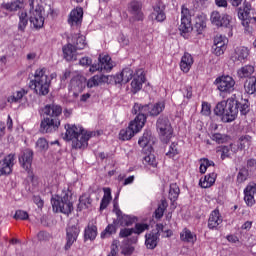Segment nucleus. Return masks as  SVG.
Returning a JSON list of instances; mask_svg holds the SVG:
<instances>
[{"label":"nucleus","instance_id":"10","mask_svg":"<svg viewBox=\"0 0 256 256\" xmlns=\"http://www.w3.org/2000/svg\"><path fill=\"white\" fill-rule=\"evenodd\" d=\"M252 15L253 10L251 9V4L245 1L243 7L238 9V17L242 20V25L246 28V31H250L249 25H255L256 23V18Z\"/></svg>","mask_w":256,"mask_h":256},{"label":"nucleus","instance_id":"60","mask_svg":"<svg viewBox=\"0 0 256 256\" xmlns=\"http://www.w3.org/2000/svg\"><path fill=\"white\" fill-rule=\"evenodd\" d=\"M244 201L248 205V207H253V205L255 204V196H252L251 194L244 195Z\"/></svg>","mask_w":256,"mask_h":256},{"label":"nucleus","instance_id":"4","mask_svg":"<svg viewBox=\"0 0 256 256\" xmlns=\"http://www.w3.org/2000/svg\"><path fill=\"white\" fill-rule=\"evenodd\" d=\"M31 87H34L37 95H49V87H51V78L47 74L46 68H38L34 73V79L31 80Z\"/></svg>","mask_w":256,"mask_h":256},{"label":"nucleus","instance_id":"64","mask_svg":"<svg viewBox=\"0 0 256 256\" xmlns=\"http://www.w3.org/2000/svg\"><path fill=\"white\" fill-rule=\"evenodd\" d=\"M33 201L37 205V207H39V208L43 207V200L41 199V197L34 196Z\"/></svg>","mask_w":256,"mask_h":256},{"label":"nucleus","instance_id":"57","mask_svg":"<svg viewBox=\"0 0 256 256\" xmlns=\"http://www.w3.org/2000/svg\"><path fill=\"white\" fill-rule=\"evenodd\" d=\"M134 230L133 228H124L120 230L119 237L125 238L130 237V235H133Z\"/></svg>","mask_w":256,"mask_h":256},{"label":"nucleus","instance_id":"2","mask_svg":"<svg viewBox=\"0 0 256 256\" xmlns=\"http://www.w3.org/2000/svg\"><path fill=\"white\" fill-rule=\"evenodd\" d=\"M65 139L67 141H72L73 149H86L89 145V139L95 135V132H86L83 127L66 124Z\"/></svg>","mask_w":256,"mask_h":256},{"label":"nucleus","instance_id":"49","mask_svg":"<svg viewBox=\"0 0 256 256\" xmlns=\"http://www.w3.org/2000/svg\"><path fill=\"white\" fill-rule=\"evenodd\" d=\"M149 226L145 223H136L133 231L136 235H141V233L147 231Z\"/></svg>","mask_w":256,"mask_h":256},{"label":"nucleus","instance_id":"23","mask_svg":"<svg viewBox=\"0 0 256 256\" xmlns=\"http://www.w3.org/2000/svg\"><path fill=\"white\" fill-rule=\"evenodd\" d=\"M62 51L66 61H77V49L71 44V37H68V43L63 46Z\"/></svg>","mask_w":256,"mask_h":256},{"label":"nucleus","instance_id":"20","mask_svg":"<svg viewBox=\"0 0 256 256\" xmlns=\"http://www.w3.org/2000/svg\"><path fill=\"white\" fill-rule=\"evenodd\" d=\"M214 53L217 57L223 55L227 49V38L223 35H216L214 38V45H213Z\"/></svg>","mask_w":256,"mask_h":256},{"label":"nucleus","instance_id":"27","mask_svg":"<svg viewBox=\"0 0 256 256\" xmlns=\"http://www.w3.org/2000/svg\"><path fill=\"white\" fill-rule=\"evenodd\" d=\"M159 237H161V234L159 232H150L145 235V245L147 249H155L157 247V244L159 243Z\"/></svg>","mask_w":256,"mask_h":256},{"label":"nucleus","instance_id":"39","mask_svg":"<svg viewBox=\"0 0 256 256\" xmlns=\"http://www.w3.org/2000/svg\"><path fill=\"white\" fill-rule=\"evenodd\" d=\"M19 23H18V30L25 31L27 25H29V17L27 16V12H20L19 14Z\"/></svg>","mask_w":256,"mask_h":256},{"label":"nucleus","instance_id":"61","mask_svg":"<svg viewBox=\"0 0 256 256\" xmlns=\"http://www.w3.org/2000/svg\"><path fill=\"white\" fill-rule=\"evenodd\" d=\"M237 180L239 183H244V181H247V170H240L237 176Z\"/></svg>","mask_w":256,"mask_h":256},{"label":"nucleus","instance_id":"14","mask_svg":"<svg viewBox=\"0 0 256 256\" xmlns=\"http://www.w3.org/2000/svg\"><path fill=\"white\" fill-rule=\"evenodd\" d=\"M156 127L162 137H166L167 140L171 139V136L173 135V128H171L169 118L160 116L157 120Z\"/></svg>","mask_w":256,"mask_h":256},{"label":"nucleus","instance_id":"13","mask_svg":"<svg viewBox=\"0 0 256 256\" xmlns=\"http://www.w3.org/2000/svg\"><path fill=\"white\" fill-rule=\"evenodd\" d=\"M113 213H115V215L117 216L114 224L117 223L122 227H130V225H133V223H137V217L123 214L121 209H119V206H117L116 204H114Z\"/></svg>","mask_w":256,"mask_h":256},{"label":"nucleus","instance_id":"29","mask_svg":"<svg viewBox=\"0 0 256 256\" xmlns=\"http://www.w3.org/2000/svg\"><path fill=\"white\" fill-rule=\"evenodd\" d=\"M249 57V49L245 46H239L232 55V61H245Z\"/></svg>","mask_w":256,"mask_h":256},{"label":"nucleus","instance_id":"45","mask_svg":"<svg viewBox=\"0 0 256 256\" xmlns=\"http://www.w3.org/2000/svg\"><path fill=\"white\" fill-rule=\"evenodd\" d=\"M115 233H117V226H115V224H109L101 233V237L104 239L105 237H111V235H115Z\"/></svg>","mask_w":256,"mask_h":256},{"label":"nucleus","instance_id":"55","mask_svg":"<svg viewBox=\"0 0 256 256\" xmlns=\"http://www.w3.org/2000/svg\"><path fill=\"white\" fill-rule=\"evenodd\" d=\"M179 152L177 151V144L172 143L170 145L169 151L166 153L167 157L173 158L175 155H177Z\"/></svg>","mask_w":256,"mask_h":256},{"label":"nucleus","instance_id":"7","mask_svg":"<svg viewBox=\"0 0 256 256\" xmlns=\"http://www.w3.org/2000/svg\"><path fill=\"white\" fill-rule=\"evenodd\" d=\"M39 0H29L30 17L29 21L34 29H41L45 25L43 17V6L39 5Z\"/></svg>","mask_w":256,"mask_h":256},{"label":"nucleus","instance_id":"32","mask_svg":"<svg viewBox=\"0 0 256 256\" xmlns=\"http://www.w3.org/2000/svg\"><path fill=\"white\" fill-rule=\"evenodd\" d=\"M1 9L9 12L19 11V9H23V2H21V0H15L7 3L4 2L1 4Z\"/></svg>","mask_w":256,"mask_h":256},{"label":"nucleus","instance_id":"26","mask_svg":"<svg viewBox=\"0 0 256 256\" xmlns=\"http://www.w3.org/2000/svg\"><path fill=\"white\" fill-rule=\"evenodd\" d=\"M193 56L191 54L185 52L180 61V69L183 73H189L191 71V67H193Z\"/></svg>","mask_w":256,"mask_h":256},{"label":"nucleus","instance_id":"30","mask_svg":"<svg viewBox=\"0 0 256 256\" xmlns=\"http://www.w3.org/2000/svg\"><path fill=\"white\" fill-rule=\"evenodd\" d=\"M70 43L77 49L81 50L87 47V42L85 41V36L81 34H74L70 37Z\"/></svg>","mask_w":256,"mask_h":256},{"label":"nucleus","instance_id":"54","mask_svg":"<svg viewBox=\"0 0 256 256\" xmlns=\"http://www.w3.org/2000/svg\"><path fill=\"white\" fill-rule=\"evenodd\" d=\"M201 113L206 117L211 115V104H209L208 102H202Z\"/></svg>","mask_w":256,"mask_h":256},{"label":"nucleus","instance_id":"25","mask_svg":"<svg viewBox=\"0 0 256 256\" xmlns=\"http://www.w3.org/2000/svg\"><path fill=\"white\" fill-rule=\"evenodd\" d=\"M180 241L183 243H190V245H195L197 242V234L192 232L189 228H184L180 232Z\"/></svg>","mask_w":256,"mask_h":256},{"label":"nucleus","instance_id":"35","mask_svg":"<svg viewBox=\"0 0 256 256\" xmlns=\"http://www.w3.org/2000/svg\"><path fill=\"white\" fill-rule=\"evenodd\" d=\"M254 73L255 67H253L252 65H246L237 71V75L240 79H245L247 77L251 79V75H253Z\"/></svg>","mask_w":256,"mask_h":256},{"label":"nucleus","instance_id":"31","mask_svg":"<svg viewBox=\"0 0 256 256\" xmlns=\"http://www.w3.org/2000/svg\"><path fill=\"white\" fill-rule=\"evenodd\" d=\"M133 79V70L124 68L122 72L116 76V83H129Z\"/></svg>","mask_w":256,"mask_h":256},{"label":"nucleus","instance_id":"12","mask_svg":"<svg viewBox=\"0 0 256 256\" xmlns=\"http://www.w3.org/2000/svg\"><path fill=\"white\" fill-rule=\"evenodd\" d=\"M98 64H92L90 66V73H95L96 71H100V73H108L113 69V62L111 61V56L109 55H100L98 58Z\"/></svg>","mask_w":256,"mask_h":256},{"label":"nucleus","instance_id":"8","mask_svg":"<svg viewBox=\"0 0 256 256\" xmlns=\"http://www.w3.org/2000/svg\"><path fill=\"white\" fill-rule=\"evenodd\" d=\"M143 127H145V117H143V115H137L126 129L120 131L119 137L122 141H129V139L133 138L135 133H139Z\"/></svg>","mask_w":256,"mask_h":256},{"label":"nucleus","instance_id":"53","mask_svg":"<svg viewBox=\"0 0 256 256\" xmlns=\"http://www.w3.org/2000/svg\"><path fill=\"white\" fill-rule=\"evenodd\" d=\"M144 162L146 163V165L157 167V160L155 159V156L151 154L144 157Z\"/></svg>","mask_w":256,"mask_h":256},{"label":"nucleus","instance_id":"1","mask_svg":"<svg viewBox=\"0 0 256 256\" xmlns=\"http://www.w3.org/2000/svg\"><path fill=\"white\" fill-rule=\"evenodd\" d=\"M239 111L241 115H247L249 113V102L243 100L239 94H233L226 101L218 102L214 109L215 115L222 117L224 123L235 121L237 115H239Z\"/></svg>","mask_w":256,"mask_h":256},{"label":"nucleus","instance_id":"58","mask_svg":"<svg viewBox=\"0 0 256 256\" xmlns=\"http://www.w3.org/2000/svg\"><path fill=\"white\" fill-rule=\"evenodd\" d=\"M93 60H91V58L89 57H82L79 60V65H81L82 67H90V65H92Z\"/></svg>","mask_w":256,"mask_h":256},{"label":"nucleus","instance_id":"43","mask_svg":"<svg viewBox=\"0 0 256 256\" xmlns=\"http://www.w3.org/2000/svg\"><path fill=\"white\" fill-rule=\"evenodd\" d=\"M179 193H181V190L179 189V186L175 183L170 185V190H169V199L172 202L177 201L179 199Z\"/></svg>","mask_w":256,"mask_h":256},{"label":"nucleus","instance_id":"48","mask_svg":"<svg viewBox=\"0 0 256 256\" xmlns=\"http://www.w3.org/2000/svg\"><path fill=\"white\" fill-rule=\"evenodd\" d=\"M36 149L42 152L47 151V149H49V142H47V139L39 138L36 142Z\"/></svg>","mask_w":256,"mask_h":256},{"label":"nucleus","instance_id":"33","mask_svg":"<svg viewBox=\"0 0 256 256\" xmlns=\"http://www.w3.org/2000/svg\"><path fill=\"white\" fill-rule=\"evenodd\" d=\"M216 179H217V174L210 173L206 175L204 178L200 179L199 185L203 189H209V187H212V185L215 183Z\"/></svg>","mask_w":256,"mask_h":256},{"label":"nucleus","instance_id":"11","mask_svg":"<svg viewBox=\"0 0 256 256\" xmlns=\"http://www.w3.org/2000/svg\"><path fill=\"white\" fill-rule=\"evenodd\" d=\"M210 21L212 25H216V27H226V29H233V18L231 16L221 13L217 11H213L210 16Z\"/></svg>","mask_w":256,"mask_h":256},{"label":"nucleus","instance_id":"18","mask_svg":"<svg viewBox=\"0 0 256 256\" xmlns=\"http://www.w3.org/2000/svg\"><path fill=\"white\" fill-rule=\"evenodd\" d=\"M13 165H15V154L7 155L0 161V177L3 175H10L13 172Z\"/></svg>","mask_w":256,"mask_h":256},{"label":"nucleus","instance_id":"42","mask_svg":"<svg viewBox=\"0 0 256 256\" xmlns=\"http://www.w3.org/2000/svg\"><path fill=\"white\" fill-rule=\"evenodd\" d=\"M239 143L240 149L247 151V149H249V147H251V145L253 144V138L249 135L242 136L239 139Z\"/></svg>","mask_w":256,"mask_h":256},{"label":"nucleus","instance_id":"9","mask_svg":"<svg viewBox=\"0 0 256 256\" xmlns=\"http://www.w3.org/2000/svg\"><path fill=\"white\" fill-rule=\"evenodd\" d=\"M215 85L218 91H220V96L225 97V95H231L235 91V79L229 75H222L215 80Z\"/></svg>","mask_w":256,"mask_h":256},{"label":"nucleus","instance_id":"28","mask_svg":"<svg viewBox=\"0 0 256 256\" xmlns=\"http://www.w3.org/2000/svg\"><path fill=\"white\" fill-rule=\"evenodd\" d=\"M81 21H83V8L72 10L68 19L69 25H81Z\"/></svg>","mask_w":256,"mask_h":256},{"label":"nucleus","instance_id":"52","mask_svg":"<svg viewBox=\"0 0 256 256\" xmlns=\"http://www.w3.org/2000/svg\"><path fill=\"white\" fill-rule=\"evenodd\" d=\"M205 27H207V24L201 19H198L194 25V29L196 30L198 35H201V33H203Z\"/></svg>","mask_w":256,"mask_h":256},{"label":"nucleus","instance_id":"16","mask_svg":"<svg viewBox=\"0 0 256 256\" xmlns=\"http://www.w3.org/2000/svg\"><path fill=\"white\" fill-rule=\"evenodd\" d=\"M192 29L193 25L191 24V12L189 11V8L182 6L179 31H181V33H191Z\"/></svg>","mask_w":256,"mask_h":256},{"label":"nucleus","instance_id":"46","mask_svg":"<svg viewBox=\"0 0 256 256\" xmlns=\"http://www.w3.org/2000/svg\"><path fill=\"white\" fill-rule=\"evenodd\" d=\"M211 139H212V141H215V143H218V145H221L223 143H227V141L229 140L227 135L221 134V133L212 134Z\"/></svg>","mask_w":256,"mask_h":256},{"label":"nucleus","instance_id":"22","mask_svg":"<svg viewBox=\"0 0 256 256\" xmlns=\"http://www.w3.org/2000/svg\"><path fill=\"white\" fill-rule=\"evenodd\" d=\"M19 163L25 171H29L33 163V150H24L19 157Z\"/></svg>","mask_w":256,"mask_h":256},{"label":"nucleus","instance_id":"17","mask_svg":"<svg viewBox=\"0 0 256 256\" xmlns=\"http://www.w3.org/2000/svg\"><path fill=\"white\" fill-rule=\"evenodd\" d=\"M128 11L132 15L134 21H143V19H145V15L143 14V3L141 1H131L128 5Z\"/></svg>","mask_w":256,"mask_h":256},{"label":"nucleus","instance_id":"34","mask_svg":"<svg viewBox=\"0 0 256 256\" xmlns=\"http://www.w3.org/2000/svg\"><path fill=\"white\" fill-rule=\"evenodd\" d=\"M28 93V90L21 88L20 90L13 92V94L7 98V101L8 103H21V99H23V96L27 95Z\"/></svg>","mask_w":256,"mask_h":256},{"label":"nucleus","instance_id":"36","mask_svg":"<svg viewBox=\"0 0 256 256\" xmlns=\"http://www.w3.org/2000/svg\"><path fill=\"white\" fill-rule=\"evenodd\" d=\"M84 237L85 239H90L91 241L97 237V226H95L93 222L88 223V226L85 229Z\"/></svg>","mask_w":256,"mask_h":256},{"label":"nucleus","instance_id":"19","mask_svg":"<svg viewBox=\"0 0 256 256\" xmlns=\"http://www.w3.org/2000/svg\"><path fill=\"white\" fill-rule=\"evenodd\" d=\"M151 19L154 21H158V23H163L167 16L165 15V6L159 0L156 1L155 5L153 6V12L150 15Z\"/></svg>","mask_w":256,"mask_h":256},{"label":"nucleus","instance_id":"37","mask_svg":"<svg viewBox=\"0 0 256 256\" xmlns=\"http://www.w3.org/2000/svg\"><path fill=\"white\" fill-rule=\"evenodd\" d=\"M111 199H113V197L111 196V189L105 188L104 196L100 203V211H103L105 210L106 207H109V203H111Z\"/></svg>","mask_w":256,"mask_h":256},{"label":"nucleus","instance_id":"47","mask_svg":"<svg viewBox=\"0 0 256 256\" xmlns=\"http://www.w3.org/2000/svg\"><path fill=\"white\" fill-rule=\"evenodd\" d=\"M102 81H103V79L101 78V76L95 75L86 82L87 87H89L90 89H92V87H99V85H101Z\"/></svg>","mask_w":256,"mask_h":256},{"label":"nucleus","instance_id":"50","mask_svg":"<svg viewBox=\"0 0 256 256\" xmlns=\"http://www.w3.org/2000/svg\"><path fill=\"white\" fill-rule=\"evenodd\" d=\"M14 219H16V221H27V219H29V213L24 210H17L15 212Z\"/></svg>","mask_w":256,"mask_h":256},{"label":"nucleus","instance_id":"62","mask_svg":"<svg viewBox=\"0 0 256 256\" xmlns=\"http://www.w3.org/2000/svg\"><path fill=\"white\" fill-rule=\"evenodd\" d=\"M80 205H85L86 209H89V207H91V197L89 195L86 194V202L83 200V197H80L79 199Z\"/></svg>","mask_w":256,"mask_h":256},{"label":"nucleus","instance_id":"59","mask_svg":"<svg viewBox=\"0 0 256 256\" xmlns=\"http://www.w3.org/2000/svg\"><path fill=\"white\" fill-rule=\"evenodd\" d=\"M133 251H135V248L133 246L126 245L122 247L121 253L122 255L129 256V255H133Z\"/></svg>","mask_w":256,"mask_h":256},{"label":"nucleus","instance_id":"38","mask_svg":"<svg viewBox=\"0 0 256 256\" xmlns=\"http://www.w3.org/2000/svg\"><path fill=\"white\" fill-rule=\"evenodd\" d=\"M244 89L248 93V95H253L256 91V78L252 76L246 80L244 83Z\"/></svg>","mask_w":256,"mask_h":256},{"label":"nucleus","instance_id":"6","mask_svg":"<svg viewBox=\"0 0 256 256\" xmlns=\"http://www.w3.org/2000/svg\"><path fill=\"white\" fill-rule=\"evenodd\" d=\"M165 110V102H158L156 104H139L135 103L132 109L134 115H142L144 117V125L147 121V115L151 117H157V115L163 113Z\"/></svg>","mask_w":256,"mask_h":256},{"label":"nucleus","instance_id":"56","mask_svg":"<svg viewBox=\"0 0 256 256\" xmlns=\"http://www.w3.org/2000/svg\"><path fill=\"white\" fill-rule=\"evenodd\" d=\"M119 254V245L117 241H114L111 245V250L108 256H117Z\"/></svg>","mask_w":256,"mask_h":256},{"label":"nucleus","instance_id":"24","mask_svg":"<svg viewBox=\"0 0 256 256\" xmlns=\"http://www.w3.org/2000/svg\"><path fill=\"white\" fill-rule=\"evenodd\" d=\"M223 223V216L218 209H215L211 212L209 219H208V229L217 230L219 229V225Z\"/></svg>","mask_w":256,"mask_h":256},{"label":"nucleus","instance_id":"40","mask_svg":"<svg viewBox=\"0 0 256 256\" xmlns=\"http://www.w3.org/2000/svg\"><path fill=\"white\" fill-rule=\"evenodd\" d=\"M167 207H169V203H167V200L162 199L161 203L158 205V208L155 210L156 219H161L163 215H165Z\"/></svg>","mask_w":256,"mask_h":256},{"label":"nucleus","instance_id":"44","mask_svg":"<svg viewBox=\"0 0 256 256\" xmlns=\"http://www.w3.org/2000/svg\"><path fill=\"white\" fill-rule=\"evenodd\" d=\"M152 137L153 136L151 134V131L146 130L143 136L138 140V144L140 145V147H147V145L151 143Z\"/></svg>","mask_w":256,"mask_h":256},{"label":"nucleus","instance_id":"51","mask_svg":"<svg viewBox=\"0 0 256 256\" xmlns=\"http://www.w3.org/2000/svg\"><path fill=\"white\" fill-rule=\"evenodd\" d=\"M255 193H256V184L255 182H251L244 189V195H251L252 197H255Z\"/></svg>","mask_w":256,"mask_h":256},{"label":"nucleus","instance_id":"5","mask_svg":"<svg viewBox=\"0 0 256 256\" xmlns=\"http://www.w3.org/2000/svg\"><path fill=\"white\" fill-rule=\"evenodd\" d=\"M51 203L54 213H63L64 215H69L71 214V211H73L71 191L69 189L63 190L61 197L53 198Z\"/></svg>","mask_w":256,"mask_h":256},{"label":"nucleus","instance_id":"41","mask_svg":"<svg viewBox=\"0 0 256 256\" xmlns=\"http://www.w3.org/2000/svg\"><path fill=\"white\" fill-rule=\"evenodd\" d=\"M216 153H220V157H221L222 161H225V159H229V157H231V145L218 146L216 148Z\"/></svg>","mask_w":256,"mask_h":256},{"label":"nucleus","instance_id":"3","mask_svg":"<svg viewBox=\"0 0 256 256\" xmlns=\"http://www.w3.org/2000/svg\"><path fill=\"white\" fill-rule=\"evenodd\" d=\"M63 113V108L57 104L46 105L44 107V115L46 117L42 120L40 125V131L42 133H53L59 129L61 125V114Z\"/></svg>","mask_w":256,"mask_h":256},{"label":"nucleus","instance_id":"21","mask_svg":"<svg viewBox=\"0 0 256 256\" xmlns=\"http://www.w3.org/2000/svg\"><path fill=\"white\" fill-rule=\"evenodd\" d=\"M143 83H145V73L143 69H138L131 82L132 92L138 93V91H141L143 89Z\"/></svg>","mask_w":256,"mask_h":256},{"label":"nucleus","instance_id":"63","mask_svg":"<svg viewBox=\"0 0 256 256\" xmlns=\"http://www.w3.org/2000/svg\"><path fill=\"white\" fill-rule=\"evenodd\" d=\"M39 241H47L49 239V233L45 231H40L37 235Z\"/></svg>","mask_w":256,"mask_h":256},{"label":"nucleus","instance_id":"15","mask_svg":"<svg viewBox=\"0 0 256 256\" xmlns=\"http://www.w3.org/2000/svg\"><path fill=\"white\" fill-rule=\"evenodd\" d=\"M79 233H81V229L79 228V225H69L66 228V244L64 246V249L66 251H69L71 247L73 246V243L77 241V237H79Z\"/></svg>","mask_w":256,"mask_h":256}]
</instances>
